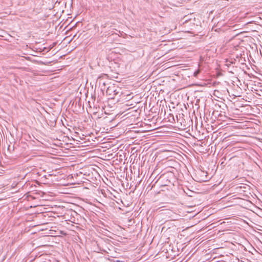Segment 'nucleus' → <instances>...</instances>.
Masks as SVG:
<instances>
[{
  "instance_id": "nucleus-1",
  "label": "nucleus",
  "mask_w": 262,
  "mask_h": 262,
  "mask_svg": "<svg viewBox=\"0 0 262 262\" xmlns=\"http://www.w3.org/2000/svg\"><path fill=\"white\" fill-rule=\"evenodd\" d=\"M119 90L118 88L113 84L107 88L106 93L109 96L110 99H114L115 96L118 94Z\"/></svg>"
},
{
  "instance_id": "nucleus-2",
  "label": "nucleus",
  "mask_w": 262,
  "mask_h": 262,
  "mask_svg": "<svg viewBox=\"0 0 262 262\" xmlns=\"http://www.w3.org/2000/svg\"><path fill=\"white\" fill-rule=\"evenodd\" d=\"M180 217V215L176 213H173V215L171 216V220L175 221L178 220Z\"/></svg>"
}]
</instances>
